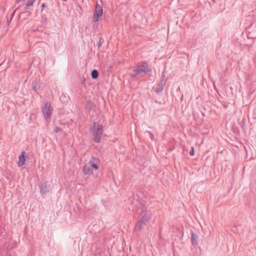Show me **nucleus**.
Wrapping results in <instances>:
<instances>
[{"instance_id": "obj_1", "label": "nucleus", "mask_w": 256, "mask_h": 256, "mask_svg": "<svg viewBox=\"0 0 256 256\" xmlns=\"http://www.w3.org/2000/svg\"><path fill=\"white\" fill-rule=\"evenodd\" d=\"M129 200H131L132 210L136 212L138 214H144L142 217L141 219L140 220L135 226L134 230H142L144 228V226L146 225V223L150 220V216L146 214V206L142 202H140L138 200H132L131 198L129 199Z\"/></svg>"}, {"instance_id": "obj_2", "label": "nucleus", "mask_w": 256, "mask_h": 256, "mask_svg": "<svg viewBox=\"0 0 256 256\" xmlns=\"http://www.w3.org/2000/svg\"><path fill=\"white\" fill-rule=\"evenodd\" d=\"M92 132L94 136V141L98 143L100 142L101 136L103 133V126L98 122H94Z\"/></svg>"}, {"instance_id": "obj_3", "label": "nucleus", "mask_w": 256, "mask_h": 256, "mask_svg": "<svg viewBox=\"0 0 256 256\" xmlns=\"http://www.w3.org/2000/svg\"><path fill=\"white\" fill-rule=\"evenodd\" d=\"M102 14V6L96 2L94 13L92 20L94 22H98L100 19Z\"/></svg>"}, {"instance_id": "obj_4", "label": "nucleus", "mask_w": 256, "mask_h": 256, "mask_svg": "<svg viewBox=\"0 0 256 256\" xmlns=\"http://www.w3.org/2000/svg\"><path fill=\"white\" fill-rule=\"evenodd\" d=\"M42 112L46 118H50L52 112L50 104L47 102H45L42 108Z\"/></svg>"}, {"instance_id": "obj_5", "label": "nucleus", "mask_w": 256, "mask_h": 256, "mask_svg": "<svg viewBox=\"0 0 256 256\" xmlns=\"http://www.w3.org/2000/svg\"><path fill=\"white\" fill-rule=\"evenodd\" d=\"M138 68L140 70L141 69L144 70V71H142V72L144 74H146L147 72H151V69L149 68L148 63L144 62H141L138 66Z\"/></svg>"}, {"instance_id": "obj_6", "label": "nucleus", "mask_w": 256, "mask_h": 256, "mask_svg": "<svg viewBox=\"0 0 256 256\" xmlns=\"http://www.w3.org/2000/svg\"><path fill=\"white\" fill-rule=\"evenodd\" d=\"M166 80H164L162 78L160 82L158 84V87L156 88V92L157 94L160 92L164 89V85L166 84Z\"/></svg>"}, {"instance_id": "obj_7", "label": "nucleus", "mask_w": 256, "mask_h": 256, "mask_svg": "<svg viewBox=\"0 0 256 256\" xmlns=\"http://www.w3.org/2000/svg\"><path fill=\"white\" fill-rule=\"evenodd\" d=\"M40 189V192L44 194H48L49 192V186L46 182L42 184Z\"/></svg>"}, {"instance_id": "obj_8", "label": "nucleus", "mask_w": 256, "mask_h": 256, "mask_svg": "<svg viewBox=\"0 0 256 256\" xmlns=\"http://www.w3.org/2000/svg\"><path fill=\"white\" fill-rule=\"evenodd\" d=\"M190 234H191L190 240H191L192 244L194 246H196L198 244L197 240L198 238V234H195L194 232L192 230H191Z\"/></svg>"}, {"instance_id": "obj_9", "label": "nucleus", "mask_w": 256, "mask_h": 256, "mask_svg": "<svg viewBox=\"0 0 256 256\" xmlns=\"http://www.w3.org/2000/svg\"><path fill=\"white\" fill-rule=\"evenodd\" d=\"M25 154V152H23L21 153L20 155L19 156L18 162V164L19 166H24V164L26 161Z\"/></svg>"}, {"instance_id": "obj_10", "label": "nucleus", "mask_w": 256, "mask_h": 256, "mask_svg": "<svg viewBox=\"0 0 256 256\" xmlns=\"http://www.w3.org/2000/svg\"><path fill=\"white\" fill-rule=\"evenodd\" d=\"M94 106H95V105L92 102L91 100H88L86 104V108L88 111H90V110H92Z\"/></svg>"}, {"instance_id": "obj_11", "label": "nucleus", "mask_w": 256, "mask_h": 256, "mask_svg": "<svg viewBox=\"0 0 256 256\" xmlns=\"http://www.w3.org/2000/svg\"><path fill=\"white\" fill-rule=\"evenodd\" d=\"M35 2L36 0H28L26 2L25 6L24 7L23 10H25L28 8L32 6Z\"/></svg>"}, {"instance_id": "obj_12", "label": "nucleus", "mask_w": 256, "mask_h": 256, "mask_svg": "<svg viewBox=\"0 0 256 256\" xmlns=\"http://www.w3.org/2000/svg\"><path fill=\"white\" fill-rule=\"evenodd\" d=\"M142 71H144L142 70H140L138 67L136 68L133 70L132 73L130 74L132 77H136L137 75L140 74L141 72H142Z\"/></svg>"}, {"instance_id": "obj_13", "label": "nucleus", "mask_w": 256, "mask_h": 256, "mask_svg": "<svg viewBox=\"0 0 256 256\" xmlns=\"http://www.w3.org/2000/svg\"><path fill=\"white\" fill-rule=\"evenodd\" d=\"M98 72L96 70H93L91 72V76L93 79H96L98 76Z\"/></svg>"}, {"instance_id": "obj_14", "label": "nucleus", "mask_w": 256, "mask_h": 256, "mask_svg": "<svg viewBox=\"0 0 256 256\" xmlns=\"http://www.w3.org/2000/svg\"><path fill=\"white\" fill-rule=\"evenodd\" d=\"M91 170L90 168V167L85 166H84L82 171L84 174H90L91 172H90Z\"/></svg>"}, {"instance_id": "obj_15", "label": "nucleus", "mask_w": 256, "mask_h": 256, "mask_svg": "<svg viewBox=\"0 0 256 256\" xmlns=\"http://www.w3.org/2000/svg\"><path fill=\"white\" fill-rule=\"evenodd\" d=\"M88 165H90V168H92L94 170H98V168L97 164L94 163L92 160L89 162Z\"/></svg>"}, {"instance_id": "obj_16", "label": "nucleus", "mask_w": 256, "mask_h": 256, "mask_svg": "<svg viewBox=\"0 0 256 256\" xmlns=\"http://www.w3.org/2000/svg\"><path fill=\"white\" fill-rule=\"evenodd\" d=\"M104 40L102 38H100L99 40V43L98 44V47L100 48L102 46V43L104 42Z\"/></svg>"}, {"instance_id": "obj_17", "label": "nucleus", "mask_w": 256, "mask_h": 256, "mask_svg": "<svg viewBox=\"0 0 256 256\" xmlns=\"http://www.w3.org/2000/svg\"><path fill=\"white\" fill-rule=\"evenodd\" d=\"M32 88L35 92H36L37 85L36 82H33Z\"/></svg>"}, {"instance_id": "obj_18", "label": "nucleus", "mask_w": 256, "mask_h": 256, "mask_svg": "<svg viewBox=\"0 0 256 256\" xmlns=\"http://www.w3.org/2000/svg\"><path fill=\"white\" fill-rule=\"evenodd\" d=\"M190 156H193L194 154V148H193V147H192L191 150H190Z\"/></svg>"}, {"instance_id": "obj_19", "label": "nucleus", "mask_w": 256, "mask_h": 256, "mask_svg": "<svg viewBox=\"0 0 256 256\" xmlns=\"http://www.w3.org/2000/svg\"><path fill=\"white\" fill-rule=\"evenodd\" d=\"M60 130V128H59L58 126L56 127V130H55L56 132H58Z\"/></svg>"}, {"instance_id": "obj_20", "label": "nucleus", "mask_w": 256, "mask_h": 256, "mask_svg": "<svg viewBox=\"0 0 256 256\" xmlns=\"http://www.w3.org/2000/svg\"><path fill=\"white\" fill-rule=\"evenodd\" d=\"M26 0H16V3L18 4L20 2H25Z\"/></svg>"}, {"instance_id": "obj_21", "label": "nucleus", "mask_w": 256, "mask_h": 256, "mask_svg": "<svg viewBox=\"0 0 256 256\" xmlns=\"http://www.w3.org/2000/svg\"><path fill=\"white\" fill-rule=\"evenodd\" d=\"M42 8H44L46 6V4H44V3H42V4H41V6H40Z\"/></svg>"}, {"instance_id": "obj_22", "label": "nucleus", "mask_w": 256, "mask_h": 256, "mask_svg": "<svg viewBox=\"0 0 256 256\" xmlns=\"http://www.w3.org/2000/svg\"><path fill=\"white\" fill-rule=\"evenodd\" d=\"M148 133H149V134H150V138L152 139L153 134H151L150 132H148Z\"/></svg>"}, {"instance_id": "obj_23", "label": "nucleus", "mask_w": 256, "mask_h": 256, "mask_svg": "<svg viewBox=\"0 0 256 256\" xmlns=\"http://www.w3.org/2000/svg\"><path fill=\"white\" fill-rule=\"evenodd\" d=\"M15 12H16V10H14V13H13V15L14 14Z\"/></svg>"}, {"instance_id": "obj_24", "label": "nucleus", "mask_w": 256, "mask_h": 256, "mask_svg": "<svg viewBox=\"0 0 256 256\" xmlns=\"http://www.w3.org/2000/svg\"><path fill=\"white\" fill-rule=\"evenodd\" d=\"M164 74L163 73L162 74V77H164Z\"/></svg>"}]
</instances>
